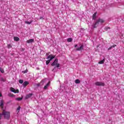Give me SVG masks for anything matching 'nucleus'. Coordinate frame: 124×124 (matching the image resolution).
<instances>
[{"label": "nucleus", "mask_w": 124, "mask_h": 124, "mask_svg": "<svg viewBox=\"0 0 124 124\" xmlns=\"http://www.w3.org/2000/svg\"><path fill=\"white\" fill-rule=\"evenodd\" d=\"M37 87H39L40 86V84L38 83L36 84Z\"/></svg>", "instance_id": "obj_31"}, {"label": "nucleus", "mask_w": 124, "mask_h": 124, "mask_svg": "<svg viewBox=\"0 0 124 124\" xmlns=\"http://www.w3.org/2000/svg\"><path fill=\"white\" fill-rule=\"evenodd\" d=\"M95 19H96V12L94 13L93 16V19L95 20Z\"/></svg>", "instance_id": "obj_13"}, {"label": "nucleus", "mask_w": 124, "mask_h": 124, "mask_svg": "<svg viewBox=\"0 0 124 124\" xmlns=\"http://www.w3.org/2000/svg\"><path fill=\"white\" fill-rule=\"evenodd\" d=\"M78 45H76L75 46V47L76 48V47H78Z\"/></svg>", "instance_id": "obj_34"}, {"label": "nucleus", "mask_w": 124, "mask_h": 124, "mask_svg": "<svg viewBox=\"0 0 124 124\" xmlns=\"http://www.w3.org/2000/svg\"><path fill=\"white\" fill-rule=\"evenodd\" d=\"M56 68H57L56 67H55L52 70V71H53L54 72H55V71H56L55 70L56 69Z\"/></svg>", "instance_id": "obj_29"}, {"label": "nucleus", "mask_w": 124, "mask_h": 124, "mask_svg": "<svg viewBox=\"0 0 124 124\" xmlns=\"http://www.w3.org/2000/svg\"><path fill=\"white\" fill-rule=\"evenodd\" d=\"M95 85H96V86H102L103 87H104V86H105V84H104V82L99 81H97L96 82H95Z\"/></svg>", "instance_id": "obj_6"}, {"label": "nucleus", "mask_w": 124, "mask_h": 124, "mask_svg": "<svg viewBox=\"0 0 124 124\" xmlns=\"http://www.w3.org/2000/svg\"><path fill=\"white\" fill-rule=\"evenodd\" d=\"M56 56L50 54L46 58L47 60H48L47 61H46V65H48V64H49V63H50V62H51V61H52V60H53V59H55V57Z\"/></svg>", "instance_id": "obj_3"}, {"label": "nucleus", "mask_w": 124, "mask_h": 124, "mask_svg": "<svg viewBox=\"0 0 124 124\" xmlns=\"http://www.w3.org/2000/svg\"><path fill=\"white\" fill-rule=\"evenodd\" d=\"M2 116H3V112H2V113H0V120H1L2 118Z\"/></svg>", "instance_id": "obj_25"}, {"label": "nucleus", "mask_w": 124, "mask_h": 124, "mask_svg": "<svg viewBox=\"0 0 124 124\" xmlns=\"http://www.w3.org/2000/svg\"><path fill=\"white\" fill-rule=\"evenodd\" d=\"M23 82H24V81H23V80H22V79H20V80H19V83L20 84H23Z\"/></svg>", "instance_id": "obj_26"}, {"label": "nucleus", "mask_w": 124, "mask_h": 124, "mask_svg": "<svg viewBox=\"0 0 124 124\" xmlns=\"http://www.w3.org/2000/svg\"><path fill=\"white\" fill-rule=\"evenodd\" d=\"M23 99V97H18L16 98V100H17V101H21Z\"/></svg>", "instance_id": "obj_14"}, {"label": "nucleus", "mask_w": 124, "mask_h": 124, "mask_svg": "<svg viewBox=\"0 0 124 124\" xmlns=\"http://www.w3.org/2000/svg\"><path fill=\"white\" fill-rule=\"evenodd\" d=\"M40 19H44V18H43V17H42V16H41V17H40Z\"/></svg>", "instance_id": "obj_33"}, {"label": "nucleus", "mask_w": 124, "mask_h": 124, "mask_svg": "<svg viewBox=\"0 0 124 124\" xmlns=\"http://www.w3.org/2000/svg\"><path fill=\"white\" fill-rule=\"evenodd\" d=\"M110 29H111L110 27H106L105 28V30L106 31H108V30H110Z\"/></svg>", "instance_id": "obj_28"}, {"label": "nucleus", "mask_w": 124, "mask_h": 124, "mask_svg": "<svg viewBox=\"0 0 124 124\" xmlns=\"http://www.w3.org/2000/svg\"><path fill=\"white\" fill-rule=\"evenodd\" d=\"M76 84H80V80L79 79H76L75 80Z\"/></svg>", "instance_id": "obj_21"}, {"label": "nucleus", "mask_w": 124, "mask_h": 124, "mask_svg": "<svg viewBox=\"0 0 124 124\" xmlns=\"http://www.w3.org/2000/svg\"><path fill=\"white\" fill-rule=\"evenodd\" d=\"M20 110H21V107L19 106L16 109L17 113H19V112H20Z\"/></svg>", "instance_id": "obj_18"}, {"label": "nucleus", "mask_w": 124, "mask_h": 124, "mask_svg": "<svg viewBox=\"0 0 124 124\" xmlns=\"http://www.w3.org/2000/svg\"><path fill=\"white\" fill-rule=\"evenodd\" d=\"M72 41V38H69L67 39V42H71Z\"/></svg>", "instance_id": "obj_22"}, {"label": "nucleus", "mask_w": 124, "mask_h": 124, "mask_svg": "<svg viewBox=\"0 0 124 124\" xmlns=\"http://www.w3.org/2000/svg\"><path fill=\"white\" fill-rule=\"evenodd\" d=\"M84 49V45H82L80 47H77V51H82Z\"/></svg>", "instance_id": "obj_7"}, {"label": "nucleus", "mask_w": 124, "mask_h": 124, "mask_svg": "<svg viewBox=\"0 0 124 124\" xmlns=\"http://www.w3.org/2000/svg\"><path fill=\"white\" fill-rule=\"evenodd\" d=\"M10 91L12 92V93H19V90H16L13 87H11L10 88Z\"/></svg>", "instance_id": "obj_5"}, {"label": "nucleus", "mask_w": 124, "mask_h": 124, "mask_svg": "<svg viewBox=\"0 0 124 124\" xmlns=\"http://www.w3.org/2000/svg\"><path fill=\"white\" fill-rule=\"evenodd\" d=\"M29 83L28 82V81H25L23 83V86L24 87V88H26V87H27V86H28V85H29Z\"/></svg>", "instance_id": "obj_9"}, {"label": "nucleus", "mask_w": 124, "mask_h": 124, "mask_svg": "<svg viewBox=\"0 0 124 124\" xmlns=\"http://www.w3.org/2000/svg\"><path fill=\"white\" fill-rule=\"evenodd\" d=\"M0 71L1 72V73H4V70H3L2 68H0Z\"/></svg>", "instance_id": "obj_24"}, {"label": "nucleus", "mask_w": 124, "mask_h": 124, "mask_svg": "<svg viewBox=\"0 0 124 124\" xmlns=\"http://www.w3.org/2000/svg\"><path fill=\"white\" fill-rule=\"evenodd\" d=\"M116 46H117L116 45H114L111 46H110L109 48H108V51H110V50H111V49H112V48H115V47H116Z\"/></svg>", "instance_id": "obj_15"}, {"label": "nucleus", "mask_w": 124, "mask_h": 124, "mask_svg": "<svg viewBox=\"0 0 124 124\" xmlns=\"http://www.w3.org/2000/svg\"><path fill=\"white\" fill-rule=\"evenodd\" d=\"M7 48H8V49H10V48H12V45H11V44H8L7 45Z\"/></svg>", "instance_id": "obj_20"}, {"label": "nucleus", "mask_w": 124, "mask_h": 124, "mask_svg": "<svg viewBox=\"0 0 124 124\" xmlns=\"http://www.w3.org/2000/svg\"><path fill=\"white\" fill-rule=\"evenodd\" d=\"M105 62V59H103V60L100 61V62H98V63L99 64H103Z\"/></svg>", "instance_id": "obj_11"}, {"label": "nucleus", "mask_w": 124, "mask_h": 124, "mask_svg": "<svg viewBox=\"0 0 124 124\" xmlns=\"http://www.w3.org/2000/svg\"><path fill=\"white\" fill-rule=\"evenodd\" d=\"M3 116L4 117V119L6 120H9L10 119V112L3 110Z\"/></svg>", "instance_id": "obj_2"}, {"label": "nucleus", "mask_w": 124, "mask_h": 124, "mask_svg": "<svg viewBox=\"0 0 124 124\" xmlns=\"http://www.w3.org/2000/svg\"><path fill=\"white\" fill-rule=\"evenodd\" d=\"M0 103V107H3V100H1Z\"/></svg>", "instance_id": "obj_16"}, {"label": "nucleus", "mask_w": 124, "mask_h": 124, "mask_svg": "<svg viewBox=\"0 0 124 124\" xmlns=\"http://www.w3.org/2000/svg\"><path fill=\"white\" fill-rule=\"evenodd\" d=\"M49 86H50V82L47 83L44 87V90H47V89H48V87H49Z\"/></svg>", "instance_id": "obj_10"}, {"label": "nucleus", "mask_w": 124, "mask_h": 124, "mask_svg": "<svg viewBox=\"0 0 124 124\" xmlns=\"http://www.w3.org/2000/svg\"><path fill=\"white\" fill-rule=\"evenodd\" d=\"M44 82H45V80L43 79L42 80L41 83H44Z\"/></svg>", "instance_id": "obj_32"}, {"label": "nucleus", "mask_w": 124, "mask_h": 124, "mask_svg": "<svg viewBox=\"0 0 124 124\" xmlns=\"http://www.w3.org/2000/svg\"><path fill=\"white\" fill-rule=\"evenodd\" d=\"M2 96V95L1 94H0V97Z\"/></svg>", "instance_id": "obj_35"}, {"label": "nucleus", "mask_w": 124, "mask_h": 124, "mask_svg": "<svg viewBox=\"0 0 124 124\" xmlns=\"http://www.w3.org/2000/svg\"><path fill=\"white\" fill-rule=\"evenodd\" d=\"M34 42V39H31L27 41V43L30 44V43H33Z\"/></svg>", "instance_id": "obj_8"}, {"label": "nucleus", "mask_w": 124, "mask_h": 124, "mask_svg": "<svg viewBox=\"0 0 124 124\" xmlns=\"http://www.w3.org/2000/svg\"><path fill=\"white\" fill-rule=\"evenodd\" d=\"M31 96H32V93H29L26 95V99H28V98H30Z\"/></svg>", "instance_id": "obj_12"}, {"label": "nucleus", "mask_w": 124, "mask_h": 124, "mask_svg": "<svg viewBox=\"0 0 124 124\" xmlns=\"http://www.w3.org/2000/svg\"><path fill=\"white\" fill-rule=\"evenodd\" d=\"M99 23L100 24H103V23H104V20L101 18H99L96 21V22L92 25V28L93 29H95V28H97V26H98V25H99Z\"/></svg>", "instance_id": "obj_1"}, {"label": "nucleus", "mask_w": 124, "mask_h": 124, "mask_svg": "<svg viewBox=\"0 0 124 124\" xmlns=\"http://www.w3.org/2000/svg\"><path fill=\"white\" fill-rule=\"evenodd\" d=\"M31 23H32V20L30 22L28 21H25V24H28V25H31Z\"/></svg>", "instance_id": "obj_19"}, {"label": "nucleus", "mask_w": 124, "mask_h": 124, "mask_svg": "<svg viewBox=\"0 0 124 124\" xmlns=\"http://www.w3.org/2000/svg\"><path fill=\"white\" fill-rule=\"evenodd\" d=\"M1 81H2L3 82H5V80L3 79V78H1Z\"/></svg>", "instance_id": "obj_30"}, {"label": "nucleus", "mask_w": 124, "mask_h": 124, "mask_svg": "<svg viewBox=\"0 0 124 124\" xmlns=\"http://www.w3.org/2000/svg\"><path fill=\"white\" fill-rule=\"evenodd\" d=\"M52 66L55 65L56 66V67H60V64L58 63V59H56L54 62L51 64Z\"/></svg>", "instance_id": "obj_4"}, {"label": "nucleus", "mask_w": 124, "mask_h": 124, "mask_svg": "<svg viewBox=\"0 0 124 124\" xmlns=\"http://www.w3.org/2000/svg\"><path fill=\"white\" fill-rule=\"evenodd\" d=\"M8 96L11 97H13V96H14V94H13V93H10L8 94Z\"/></svg>", "instance_id": "obj_23"}, {"label": "nucleus", "mask_w": 124, "mask_h": 124, "mask_svg": "<svg viewBox=\"0 0 124 124\" xmlns=\"http://www.w3.org/2000/svg\"><path fill=\"white\" fill-rule=\"evenodd\" d=\"M22 73H24V74L28 73V69H26L25 71H22Z\"/></svg>", "instance_id": "obj_27"}, {"label": "nucleus", "mask_w": 124, "mask_h": 124, "mask_svg": "<svg viewBox=\"0 0 124 124\" xmlns=\"http://www.w3.org/2000/svg\"><path fill=\"white\" fill-rule=\"evenodd\" d=\"M14 39L15 41H19L20 39H19V37H15L14 38Z\"/></svg>", "instance_id": "obj_17"}]
</instances>
